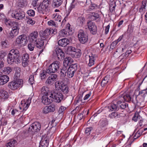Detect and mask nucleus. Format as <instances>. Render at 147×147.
<instances>
[{"instance_id":"680f3d73","label":"nucleus","mask_w":147,"mask_h":147,"mask_svg":"<svg viewBox=\"0 0 147 147\" xmlns=\"http://www.w3.org/2000/svg\"><path fill=\"white\" fill-rule=\"evenodd\" d=\"M117 44L115 40L113 41L110 46V49H113L116 46Z\"/></svg>"},{"instance_id":"423d86ee","label":"nucleus","mask_w":147,"mask_h":147,"mask_svg":"<svg viewBox=\"0 0 147 147\" xmlns=\"http://www.w3.org/2000/svg\"><path fill=\"white\" fill-rule=\"evenodd\" d=\"M78 37V40L81 43L84 44L88 41V35L82 30L79 31Z\"/></svg>"},{"instance_id":"09e8293b","label":"nucleus","mask_w":147,"mask_h":147,"mask_svg":"<svg viewBox=\"0 0 147 147\" xmlns=\"http://www.w3.org/2000/svg\"><path fill=\"white\" fill-rule=\"evenodd\" d=\"M35 46V45L34 44V43L30 42V43L28 44V48L30 51H32L34 50Z\"/></svg>"},{"instance_id":"3c124183","label":"nucleus","mask_w":147,"mask_h":147,"mask_svg":"<svg viewBox=\"0 0 147 147\" xmlns=\"http://www.w3.org/2000/svg\"><path fill=\"white\" fill-rule=\"evenodd\" d=\"M85 19L83 17L79 18L77 20L80 26H82L84 22Z\"/></svg>"},{"instance_id":"69168bd1","label":"nucleus","mask_w":147,"mask_h":147,"mask_svg":"<svg viewBox=\"0 0 147 147\" xmlns=\"http://www.w3.org/2000/svg\"><path fill=\"white\" fill-rule=\"evenodd\" d=\"M70 24L69 23L67 24L66 25V27L65 28V30H66V31H67V32L68 33L71 31V30L70 29Z\"/></svg>"},{"instance_id":"aec40b11","label":"nucleus","mask_w":147,"mask_h":147,"mask_svg":"<svg viewBox=\"0 0 147 147\" xmlns=\"http://www.w3.org/2000/svg\"><path fill=\"white\" fill-rule=\"evenodd\" d=\"M29 55L27 53L24 54L22 57V65L24 67L27 66L29 62Z\"/></svg>"},{"instance_id":"0e129e2a","label":"nucleus","mask_w":147,"mask_h":147,"mask_svg":"<svg viewBox=\"0 0 147 147\" xmlns=\"http://www.w3.org/2000/svg\"><path fill=\"white\" fill-rule=\"evenodd\" d=\"M4 70L7 74H9L12 71V69L11 67H8L5 68Z\"/></svg>"},{"instance_id":"a211bd4d","label":"nucleus","mask_w":147,"mask_h":147,"mask_svg":"<svg viewBox=\"0 0 147 147\" xmlns=\"http://www.w3.org/2000/svg\"><path fill=\"white\" fill-rule=\"evenodd\" d=\"M52 92V91H50L48 87L44 86L42 87L41 90V94L42 96H45L46 95L49 96V97H51V93Z\"/></svg>"},{"instance_id":"7ed1b4c3","label":"nucleus","mask_w":147,"mask_h":147,"mask_svg":"<svg viewBox=\"0 0 147 147\" xmlns=\"http://www.w3.org/2000/svg\"><path fill=\"white\" fill-rule=\"evenodd\" d=\"M57 33L56 29H53L52 28H46L44 31L41 32L40 35L43 40L48 39L50 36H52L54 35Z\"/></svg>"},{"instance_id":"5fc2aeb1","label":"nucleus","mask_w":147,"mask_h":147,"mask_svg":"<svg viewBox=\"0 0 147 147\" xmlns=\"http://www.w3.org/2000/svg\"><path fill=\"white\" fill-rule=\"evenodd\" d=\"M49 112H53L55 111L56 108V106L54 104H52L51 105L48 106Z\"/></svg>"},{"instance_id":"37998d69","label":"nucleus","mask_w":147,"mask_h":147,"mask_svg":"<svg viewBox=\"0 0 147 147\" xmlns=\"http://www.w3.org/2000/svg\"><path fill=\"white\" fill-rule=\"evenodd\" d=\"M61 90L64 94H67L69 92V88L67 86L64 84L63 85Z\"/></svg>"},{"instance_id":"20e7f679","label":"nucleus","mask_w":147,"mask_h":147,"mask_svg":"<svg viewBox=\"0 0 147 147\" xmlns=\"http://www.w3.org/2000/svg\"><path fill=\"white\" fill-rule=\"evenodd\" d=\"M22 79L14 80L9 83V87L12 90H15L19 88L22 87L23 84Z\"/></svg>"},{"instance_id":"a18cd8bd","label":"nucleus","mask_w":147,"mask_h":147,"mask_svg":"<svg viewBox=\"0 0 147 147\" xmlns=\"http://www.w3.org/2000/svg\"><path fill=\"white\" fill-rule=\"evenodd\" d=\"M64 84L62 82H59L57 83H56L55 84V86L56 88L57 89V90H58L59 89L61 90Z\"/></svg>"},{"instance_id":"de8ad7c7","label":"nucleus","mask_w":147,"mask_h":147,"mask_svg":"<svg viewBox=\"0 0 147 147\" xmlns=\"http://www.w3.org/2000/svg\"><path fill=\"white\" fill-rule=\"evenodd\" d=\"M67 31H66V30L65 29H63L59 32V35L60 37H64L67 34Z\"/></svg>"},{"instance_id":"473e14b6","label":"nucleus","mask_w":147,"mask_h":147,"mask_svg":"<svg viewBox=\"0 0 147 147\" xmlns=\"http://www.w3.org/2000/svg\"><path fill=\"white\" fill-rule=\"evenodd\" d=\"M62 0H53L52 5L54 7H58L62 4Z\"/></svg>"},{"instance_id":"7c9ffc66","label":"nucleus","mask_w":147,"mask_h":147,"mask_svg":"<svg viewBox=\"0 0 147 147\" xmlns=\"http://www.w3.org/2000/svg\"><path fill=\"white\" fill-rule=\"evenodd\" d=\"M17 143V141L15 140L12 139L7 143L6 146L7 147H15Z\"/></svg>"},{"instance_id":"f8f14e48","label":"nucleus","mask_w":147,"mask_h":147,"mask_svg":"<svg viewBox=\"0 0 147 147\" xmlns=\"http://www.w3.org/2000/svg\"><path fill=\"white\" fill-rule=\"evenodd\" d=\"M16 13H12V17L19 20L23 19L25 17V13L22 10L20 9L16 11Z\"/></svg>"},{"instance_id":"0eeeda50","label":"nucleus","mask_w":147,"mask_h":147,"mask_svg":"<svg viewBox=\"0 0 147 147\" xmlns=\"http://www.w3.org/2000/svg\"><path fill=\"white\" fill-rule=\"evenodd\" d=\"M60 62L57 61H54L48 68L50 72L55 73L58 71L59 68Z\"/></svg>"},{"instance_id":"8fccbe9b","label":"nucleus","mask_w":147,"mask_h":147,"mask_svg":"<svg viewBox=\"0 0 147 147\" xmlns=\"http://www.w3.org/2000/svg\"><path fill=\"white\" fill-rule=\"evenodd\" d=\"M41 3L44 6L47 8L49 5L51 3V0H44Z\"/></svg>"},{"instance_id":"cd10ccee","label":"nucleus","mask_w":147,"mask_h":147,"mask_svg":"<svg viewBox=\"0 0 147 147\" xmlns=\"http://www.w3.org/2000/svg\"><path fill=\"white\" fill-rule=\"evenodd\" d=\"M31 102V99H28L27 100L26 102L24 100H22L21 101V105L24 107L23 110L26 111L29 107L30 104Z\"/></svg>"},{"instance_id":"ddd939ff","label":"nucleus","mask_w":147,"mask_h":147,"mask_svg":"<svg viewBox=\"0 0 147 147\" xmlns=\"http://www.w3.org/2000/svg\"><path fill=\"white\" fill-rule=\"evenodd\" d=\"M57 80V75L55 74H51L45 82L47 85H52Z\"/></svg>"},{"instance_id":"a878e982","label":"nucleus","mask_w":147,"mask_h":147,"mask_svg":"<svg viewBox=\"0 0 147 147\" xmlns=\"http://www.w3.org/2000/svg\"><path fill=\"white\" fill-rule=\"evenodd\" d=\"M38 12L40 13L44 14L45 12L48 10L47 8L43 5L41 3H40L37 8Z\"/></svg>"},{"instance_id":"4be33fe9","label":"nucleus","mask_w":147,"mask_h":147,"mask_svg":"<svg viewBox=\"0 0 147 147\" xmlns=\"http://www.w3.org/2000/svg\"><path fill=\"white\" fill-rule=\"evenodd\" d=\"M70 42L68 38H64L60 39L58 41V44L59 46L62 47H65Z\"/></svg>"},{"instance_id":"603ef678","label":"nucleus","mask_w":147,"mask_h":147,"mask_svg":"<svg viewBox=\"0 0 147 147\" xmlns=\"http://www.w3.org/2000/svg\"><path fill=\"white\" fill-rule=\"evenodd\" d=\"M117 113L113 112L110 114L109 117L111 119L117 118Z\"/></svg>"},{"instance_id":"4d7b16f0","label":"nucleus","mask_w":147,"mask_h":147,"mask_svg":"<svg viewBox=\"0 0 147 147\" xmlns=\"http://www.w3.org/2000/svg\"><path fill=\"white\" fill-rule=\"evenodd\" d=\"M84 112H86L84 110H83L82 112L78 115L77 116V118L79 120L82 119L83 117V114Z\"/></svg>"},{"instance_id":"338daca9","label":"nucleus","mask_w":147,"mask_h":147,"mask_svg":"<svg viewBox=\"0 0 147 147\" xmlns=\"http://www.w3.org/2000/svg\"><path fill=\"white\" fill-rule=\"evenodd\" d=\"M35 23L34 21H33L32 19L28 18L27 20V23L29 24H30L32 25H33Z\"/></svg>"},{"instance_id":"9d476101","label":"nucleus","mask_w":147,"mask_h":147,"mask_svg":"<svg viewBox=\"0 0 147 147\" xmlns=\"http://www.w3.org/2000/svg\"><path fill=\"white\" fill-rule=\"evenodd\" d=\"M77 69V65L76 64H72L69 66L67 70V76L68 77L71 78L74 76V73Z\"/></svg>"},{"instance_id":"393cba45","label":"nucleus","mask_w":147,"mask_h":147,"mask_svg":"<svg viewBox=\"0 0 147 147\" xmlns=\"http://www.w3.org/2000/svg\"><path fill=\"white\" fill-rule=\"evenodd\" d=\"M108 124V121L105 119H102L99 121L98 125L100 128L102 130L105 129V126Z\"/></svg>"},{"instance_id":"c756f323","label":"nucleus","mask_w":147,"mask_h":147,"mask_svg":"<svg viewBox=\"0 0 147 147\" xmlns=\"http://www.w3.org/2000/svg\"><path fill=\"white\" fill-rule=\"evenodd\" d=\"M99 17V14L97 13L93 12L90 13L89 16V18L92 20H94Z\"/></svg>"},{"instance_id":"c9c22d12","label":"nucleus","mask_w":147,"mask_h":147,"mask_svg":"<svg viewBox=\"0 0 147 147\" xmlns=\"http://www.w3.org/2000/svg\"><path fill=\"white\" fill-rule=\"evenodd\" d=\"M69 67L63 65L61 70V76L65 77L66 75V73L67 72V70Z\"/></svg>"},{"instance_id":"9b49d317","label":"nucleus","mask_w":147,"mask_h":147,"mask_svg":"<svg viewBox=\"0 0 147 147\" xmlns=\"http://www.w3.org/2000/svg\"><path fill=\"white\" fill-rule=\"evenodd\" d=\"M16 42L18 44L21 45H26L27 42L26 36L24 34L19 36L16 38Z\"/></svg>"},{"instance_id":"bf43d9fd","label":"nucleus","mask_w":147,"mask_h":147,"mask_svg":"<svg viewBox=\"0 0 147 147\" xmlns=\"http://www.w3.org/2000/svg\"><path fill=\"white\" fill-rule=\"evenodd\" d=\"M147 88H146L145 90H142L141 91H140L139 93L140 95H141L143 97H144L146 96L147 91H146Z\"/></svg>"},{"instance_id":"72a5a7b5","label":"nucleus","mask_w":147,"mask_h":147,"mask_svg":"<svg viewBox=\"0 0 147 147\" xmlns=\"http://www.w3.org/2000/svg\"><path fill=\"white\" fill-rule=\"evenodd\" d=\"M49 142L47 139H42L40 142V145L43 147H47L49 145Z\"/></svg>"},{"instance_id":"39448f33","label":"nucleus","mask_w":147,"mask_h":147,"mask_svg":"<svg viewBox=\"0 0 147 147\" xmlns=\"http://www.w3.org/2000/svg\"><path fill=\"white\" fill-rule=\"evenodd\" d=\"M51 96L53 101L55 100L58 103L60 102L63 99V94L61 92L58 90L53 91L51 93Z\"/></svg>"},{"instance_id":"5701e85b","label":"nucleus","mask_w":147,"mask_h":147,"mask_svg":"<svg viewBox=\"0 0 147 147\" xmlns=\"http://www.w3.org/2000/svg\"><path fill=\"white\" fill-rule=\"evenodd\" d=\"M55 51L58 59L60 60L63 59L65 54L61 49L59 48H57L55 49Z\"/></svg>"},{"instance_id":"c85d7f7f","label":"nucleus","mask_w":147,"mask_h":147,"mask_svg":"<svg viewBox=\"0 0 147 147\" xmlns=\"http://www.w3.org/2000/svg\"><path fill=\"white\" fill-rule=\"evenodd\" d=\"M53 18L55 22L59 23V25L61 24V21L62 18L61 16L57 13L54 14L53 15Z\"/></svg>"},{"instance_id":"412c9836","label":"nucleus","mask_w":147,"mask_h":147,"mask_svg":"<svg viewBox=\"0 0 147 147\" xmlns=\"http://www.w3.org/2000/svg\"><path fill=\"white\" fill-rule=\"evenodd\" d=\"M9 80V78L7 76L0 74V85L5 84Z\"/></svg>"},{"instance_id":"6e6552de","label":"nucleus","mask_w":147,"mask_h":147,"mask_svg":"<svg viewBox=\"0 0 147 147\" xmlns=\"http://www.w3.org/2000/svg\"><path fill=\"white\" fill-rule=\"evenodd\" d=\"M20 28L19 27L14 26L12 28V30L8 31L7 33V37L11 39L13 38L18 35Z\"/></svg>"},{"instance_id":"e433bc0d","label":"nucleus","mask_w":147,"mask_h":147,"mask_svg":"<svg viewBox=\"0 0 147 147\" xmlns=\"http://www.w3.org/2000/svg\"><path fill=\"white\" fill-rule=\"evenodd\" d=\"M47 23L49 25L55 26V27H57L59 26V23L55 22L53 20H50Z\"/></svg>"},{"instance_id":"864d4df0","label":"nucleus","mask_w":147,"mask_h":147,"mask_svg":"<svg viewBox=\"0 0 147 147\" xmlns=\"http://www.w3.org/2000/svg\"><path fill=\"white\" fill-rule=\"evenodd\" d=\"M138 119H140V116L139 115L138 113L136 112L133 117L132 120L135 121H136Z\"/></svg>"},{"instance_id":"bb28decb","label":"nucleus","mask_w":147,"mask_h":147,"mask_svg":"<svg viewBox=\"0 0 147 147\" xmlns=\"http://www.w3.org/2000/svg\"><path fill=\"white\" fill-rule=\"evenodd\" d=\"M73 62V60L71 58L69 57H66L65 59L63 61V65L68 67Z\"/></svg>"},{"instance_id":"f03ea898","label":"nucleus","mask_w":147,"mask_h":147,"mask_svg":"<svg viewBox=\"0 0 147 147\" xmlns=\"http://www.w3.org/2000/svg\"><path fill=\"white\" fill-rule=\"evenodd\" d=\"M128 105L124 102H121L119 100L116 104L112 103L108 106L109 108L111 111H117L119 108L121 109H125L128 107Z\"/></svg>"},{"instance_id":"a19ab883","label":"nucleus","mask_w":147,"mask_h":147,"mask_svg":"<svg viewBox=\"0 0 147 147\" xmlns=\"http://www.w3.org/2000/svg\"><path fill=\"white\" fill-rule=\"evenodd\" d=\"M77 51L73 52V53L71 55L72 57L76 58H79L80 57L81 54L79 51L77 52Z\"/></svg>"},{"instance_id":"58836bf2","label":"nucleus","mask_w":147,"mask_h":147,"mask_svg":"<svg viewBox=\"0 0 147 147\" xmlns=\"http://www.w3.org/2000/svg\"><path fill=\"white\" fill-rule=\"evenodd\" d=\"M123 98L124 100L126 102H129L131 100V97L129 94H125L124 95Z\"/></svg>"},{"instance_id":"ea45409f","label":"nucleus","mask_w":147,"mask_h":147,"mask_svg":"<svg viewBox=\"0 0 147 147\" xmlns=\"http://www.w3.org/2000/svg\"><path fill=\"white\" fill-rule=\"evenodd\" d=\"M76 50H77L74 47L71 46L69 47L67 49V51L68 52V53H69V54L71 55L73 53V52H74Z\"/></svg>"},{"instance_id":"6ab92c4d","label":"nucleus","mask_w":147,"mask_h":147,"mask_svg":"<svg viewBox=\"0 0 147 147\" xmlns=\"http://www.w3.org/2000/svg\"><path fill=\"white\" fill-rule=\"evenodd\" d=\"M51 73L50 72L48 68L46 69H44L40 71V76L41 79H45L49 75H50Z\"/></svg>"},{"instance_id":"774afa93","label":"nucleus","mask_w":147,"mask_h":147,"mask_svg":"<svg viewBox=\"0 0 147 147\" xmlns=\"http://www.w3.org/2000/svg\"><path fill=\"white\" fill-rule=\"evenodd\" d=\"M43 112L45 114H47L49 112L48 106H46L43 109Z\"/></svg>"},{"instance_id":"4c0bfd02","label":"nucleus","mask_w":147,"mask_h":147,"mask_svg":"<svg viewBox=\"0 0 147 147\" xmlns=\"http://www.w3.org/2000/svg\"><path fill=\"white\" fill-rule=\"evenodd\" d=\"M82 95L81 94L78 95L76 98L74 102L75 104H77L80 102H82Z\"/></svg>"},{"instance_id":"b1692460","label":"nucleus","mask_w":147,"mask_h":147,"mask_svg":"<svg viewBox=\"0 0 147 147\" xmlns=\"http://www.w3.org/2000/svg\"><path fill=\"white\" fill-rule=\"evenodd\" d=\"M33 43L35 45V46L39 49H42L44 45V42L42 39L38 38Z\"/></svg>"},{"instance_id":"13d9d810","label":"nucleus","mask_w":147,"mask_h":147,"mask_svg":"<svg viewBox=\"0 0 147 147\" xmlns=\"http://www.w3.org/2000/svg\"><path fill=\"white\" fill-rule=\"evenodd\" d=\"M28 81L30 84L31 85H32L34 83V75H31L30 76Z\"/></svg>"},{"instance_id":"6e6d98bb","label":"nucleus","mask_w":147,"mask_h":147,"mask_svg":"<svg viewBox=\"0 0 147 147\" xmlns=\"http://www.w3.org/2000/svg\"><path fill=\"white\" fill-rule=\"evenodd\" d=\"M27 13L28 15L30 16L33 17L34 16L35 12L33 10H29L27 11Z\"/></svg>"},{"instance_id":"49530a36","label":"nucleus","mask_w":147,"mask_h":147,"mask_svg":"<svg viewBox=\"0 0 147 147\" xmlns=\"http://www.w3.org/2000/svg\"><path fill=\"white\" fill-rule=\"evenodd\" d=\"M1 43L2 47L3 48H7L9 45L7 40H6L2 41Z\"/></svg>"},{"instance_id":"c03bdc74","label":"nucleus","mask_w":147,"mask_h":147,"mask_svg":"<svg viewBox=\"0 0 147 147\" xmlns=\"http://www.w3.org/2000/svg\"><path fill=\"white\" fill-rule=\"evenodd\" d=\"M109 80V79L108 77L107 76L105 77L102 81V82H101V86L102 87H104L105 86L108 82Z\"/></svg>"},{"instance_id":"f257e3e1","label":"nucleus","mask_w":147,"mask_h":147,"mask_svg":"<svg viewBox=\"0 0 147 147\" xmlns=\"http://www.w3.org/2000/svg\"><path fill=\"white\" fill-rule=\"evenodd\" d=\"M20 55V52L18 50L14 49L11 50L7 56V61L8 63L12 64L14 62L17 64L20 63L21 59Z\"/></svg>"},{"instance_id":"2f4dec72","label":"nucleus","mask_w":147,"mask_h":147,"mask_svg":"<svg viewBox=\"0 0 147 147\" xmlns=\"http://www.w3.org/2000/svg\"><path fill=\"white\" fill-rule=\"evenodd\" d=\"M0 93L1 96L3 99L7 98L8 97V94L7 92L3 89H0Z\"/></svg>"},{"instance_id":"dca6fc26","label":"nucleus","mask_w":147,"mask_h":147,"mask_svg":"<svg viewBox=\"0 0 147 147\" xmlns=\"http://www.w3.org/2000/svg\"><path fill=\"white\" fill-rule=\"evenodd\" d=\"M38 33L37 31H35L30 34L29 36V40L30 42L33 43L38 39Z\"/></svg>"},{"instance_id":"f3484780","label":"nucleus","mask_w":147,"mask_h":147,"mask_svg":"<svg viewBox=\"0 0 147 147\" xmlns=\"http://www.w3.org/2000/svg\"><path fill=\"white\" fill-rule=\"evenodd\" d=\"M42 102L44 105H48L52 103L53 101L52 97H49L47 96H42Z\"/></svg>"},{"instance_id":"2eb2a0df","label":"nucleus","mask_w":147,"mask_h":147,"mask_svg":"<svg viewBox=\"0 0 147 147\" xmlns=\"http://www.w3.org/2000/svg\"><path fill=\"white\" fill-rule=\"evenodd\" d=\"M88 57L89 60L88 65L90 67L94 64L95 61L96 59L97 58V56L96 55L90 53Z\"/></svg>"},{"instance_id":"4468645a","label":"nucleus","mask_w":147,"mask_h":147,"mask_svg":"<svg viewBox=\"0 0 147 147\" xmlns=\"http://www.w3.org/2000/svg\"><path fill=\"white\" fill-rule=\"evenodd\" d=\"M87 25L91 33L94 34L96 33L97 27L92 22L90 21H88L87 22Z\"/></svg>"},{"instance_id":"052dcab7","label":"nucleus","mask_w":147,"mask_h":147,"mask_svg":"<svg viewBox=\"0 0 147 147\" xmlns=\"http://www.w3.org/2000/svg\"><path fill=\"white\" fill-rule=\"evenodd\" d=\"M92 129V127H87L86 128L85 131V133L87 136L90 134Z\"/></svg>"},{"instance_id":"e2e57ef3","label":"nucleus","mask_w":147,"mask_h":147,"mask_svg":"<svg viewBox=\"0 0 147 147\" xmlns=\"http://www.w3.org/2000/svg\"><path fill=\"white\" fill-rule=\"evenodd\" d=\"M97 6L96 4H92L90 6L89 8L90 9L93 10L97 9Z\"/></svg>"},{"instance_id":"f704fd0d","label":"nucleus","mask_w":147,"mask_h":147,"mask_svg":"<svg viewBox=\"0 0 147 147\" xmlns=\"http://www.w3.org/2000/svg\"><path fill=\"white\" fill-rule=\"evenodd\" d=\"M17 4L18 6L23 7L27 5V2L26 0H18Z\"/></svg>"},{"instance_id":"79ce46f5","label":"nucleus","mask_w":147,"mask_h":147,"mask_svg":"<svg viewBox=\"0 0 147 147\" xmlns=\"http://www.w3.org/2000/svg\"><path fill=\"white\" fill-rule=\"evenodd\" d=\"M147 3V0H143L142 2V5L139 8L140 11H142L143 10L145 9V7Z\"/></svg>"},{"instance_id":"1a4fd4ad","label":"nucleus","mask_w":147,"mask_h":147,"mask_svg":"<svg viewBox=\"0 0 147 147\" xmlns=\"http://www.w3.org/2000/svg\"><path fill=\"white\" fill-rule=\"evenodd\" d=\"M41 128L40 123L38 122L33 123L28 129V131L33 133L39 131Z\"/></svg>"}]
</instances>
